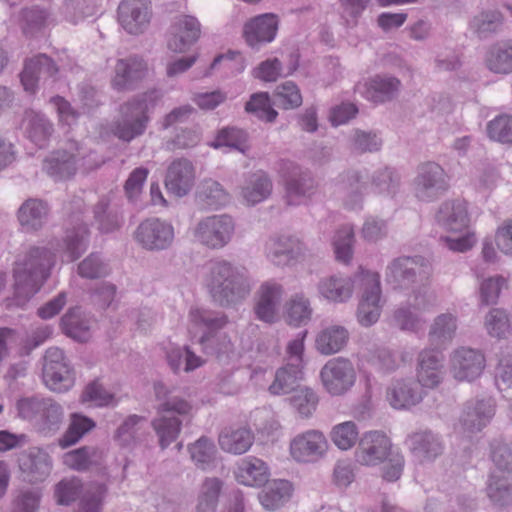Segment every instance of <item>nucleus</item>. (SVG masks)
<instances>
[{"mask_svg":"<svg viewBox=\"0 0 512 512\" xmlns=\"http://www.w3.org/2000/svg\"><path fill=\"white\" fill-rule=\"evenodd\" d=\"M204 286L211 301L223 308L241 303L251 292L247 271L224 259L211 260L207 264Z\"/></svg>","mask_w":512,"mask_h":512,"instance_id":"1","label":"nucleus"},{"mask_svg":"<svg viewBox=\"0 0 512 512\" xmlns=\"http://www.w3.org/2000/svg\"><path fill=\"white\" fill-rule=\"evenodd\" d=\"M53 265L54 254L45 247H32L14 262L12 301L16 306H25L41 289Z\"/></svg>","mask_w":512,"mask_h":512,"instance_id":"2","label":"nucleus"},{"mask_svg":"<svg viewBox=\"0 0 512 512\" xmlns=\"http://www.w3.org/2000/svg\"><path fill=\"white\" fill-rule=\"evenodd\" d=\"M162 98V90L152 88L122 103L119 106V116L112 125L113 135L127 143L142 136L151 120L150 113Z\"/></svg>","mask_w":512,"mask_h":512,"instance_id":"3","label":"nucleus"},{"mask_svg":"<svg viewBox=\"0 0 512 512\" xmlns=\"http://www.w3.org/2000/svg\"><path fill=\"white\" fill-rule=\"evenodd\" d=\"M16 407L18 416L33 422L44 435L55 434L63 422V408L52 398L25 397L17 401Z\"/></svg>","mask_w":512,"mask_h":512,"instance_id":"4","label":"nucleus"},{"mask_svg":"<svg viewBox=\"0 0 512 512\" xmlns=\"http://www.w3.org/2000/svg\"><path fill=\"white\" fill-rule=\"evenodd\" d=\"M431 274L430 263L422 256H403L394 259L386 269V281L394 288L409 289L413 292L425 287Z\"/></svg>","mask_w":512,"mask_h":512,"instance_id":"5","label":"nucleus"},{"mask_svg":"<svg viewBox=\"0 0 512 512\" xmlns=\"http://www.w3.org/2000/svg\"><path fill=\"white\" fill-rule=\"evenodd\" d=\"M85 210V202L79 196H73L64 206L67 216L64 242L71 261L79 258L88 247L89 229L85 220Z\"/></svg>","mask_w":512,"mask_h":512,"instance_id":"6","label":"nucleus"},{"mask_svg":"<svg viewBox=\"0 0 512 512\" xmlns=\"http://www.w3.org/2000/svg\"><path fill=\"white\" fill-rule=\"evenodd\" d=\"M42 379L53 392L62 393L73 387L74 370L62 349L50 347L46 350L43 356Z\"/></svg>","mask_w":512,"mask_h":512,"instance_id":"7","label":"nucleus"},{"mask_svg":"<svg viewBox=\"0 0 512 512\" xmlns=\"http://www.w3.org/2000/svg\"><path fill=\"white\" fill-rule=\"evenodd\" d=\"M449 189V177L436 162H426L418 167L414 180V192L418 200L433 202Z\"/></svg>","mask_w":512,"mask_h":512,"instance_id":"8","label":"nucleus"},{"mask_svg":"<svg viewBox=\"0 0 512 512\" xmlns=\"http://www.w3.org/2000/svg\"><path fill=\"white\" fill-rule=\"evenodd\" d=\"M233 232V219L227 214H221L200 220L193 234L202 245L210 249H221L230 242Z\"/></svg>","mask_w":512,"mask_h":512,"instance_id":"9","label":"nucleus"},{"mask_svg":"<svg viewBox=\"0 0 512 512\" xmlns=\"http://www.w3.org/2000/svg\"><path fill=\"white\" fill-rule=\"evenodd\" d=\"M324 389L332 396L348 392L355 384L356 371L352 362L344 357L328 360L320 370Z\"/></svg>","mask_w":512,"mask_h":512,"instance_id":"10","label":"nucleus"},{"mask_svg":"<svg viewBox=\"0 0 512 512\" xmlns=\"http://www.w3.org/2000/svg\"><path fill=\"white\" fill-rule=\"evenodd\" d=\"M363 293L357 308V319L362 326L375 324L381 314V285L378 273L366 271L362 274Z\"/></svg>","mask_w":512,"mask_h":512,"instance_id":"11","label":"nucleus"},{"mask_svg":"<svg viewBox=\"0 0 512 512\" xmlns=\"http://www.w3.org/2000/svg\"><path fill=\"white\" fill-rule=\"evenodd\" d=\"M280 173L284 181L286 200L289 205H296L300 198L314 193L315 179L307 169H303L293 162L283 161Z\"/></svg>","mask_w":512,"mask_h":512,"instance_id":"12","label":"nucleus"},{"mask_svg":"<svg viewBox=\"0 0 512 512\" xmlns=\"http://www.w3.org/2000/svg\"><path fill=\"white\" fill-rule=\"evenodd\" d=\"M135 239L146 250H165L174 240V228L159 218H147L138 225Z\"/></svg>","mask_w":512,"mask_h":512,"instance_id":"13","label":"nucleus"},{"mask_svg":"<svg viewBox=\"0 0 512 512\" xmlns=\"http://www.w3.org/2000/svg\"><path fill=\"white\" fill-rule=\"evenodd\" d=\"M393 453L390 439L380 431L365 433L355 451L356 461L365 466H376Z\"/></svg>","mask_w":512,"mask_h":512,"instance_id":"14","label":"nucleus"},{"mask_svg":"<svg viewBox=\"0 0 512 512\" xmlns=\"http://www.w3.org/2000/svg\"><path fill=\"white\" fill-rule=\"evenodd\" d=\"M366 175L357 169H347L335 179L334 193L342 200L347 209L355 210L361 207L364 192L367 188Z\"/></svg>","mask_w":512,"mask_h":512,"instance_id":"15","label":"nucleus"},{"mask_svg":"<svg viewBox=\"0 0 512 512\" xmlns=\"http://www.w3.org/2000/svg\"><path fill=\"white\" fill-rule=\"evenodd\" d=\"M58 74L59 68L55 61L46 54L40 53L25 61L20 77L25 91L33 93L40 81L55 82Z\"/></svg>","mask_w":512,"mask_h":512,"instance_id":"16","label":"nucleus"},{"mask_svg":"<svg viewBox=\"0 0 512 512\" xmlns=\"http://www.w3.org/2000/svg\"><path fill=\"white\" fill-rule=\"evenodd\" d=\"M118 22L130 34H140L151 19L150 0H122L117 10Z\"/></svg>","mask_w":512,"mask_h":512,"instance_id":"17","label":"nucleus"},{"mask_svg":"<svg viewBox=\"0 0 512 512\" xmlns=\"http://www.w3.org/2000/svg\"><path fill=\"white\" fill-rule=\"evenodd\" d=\"M114 71L113 87L118 91H131L146 77L148 65L142 57L132 55L119 59Z\"/></svg>","mask_w":512,"mask_h":512,"instance_id":"18","label":"nucleus"},{"mask_svg":"<svg viewBox=\"0 0 512 512\" xmlns=\"http://www.w3.org/2000/svg\"><path fill=\"white\" fill-rule=\"evenodd\" d=\"M306 245L296 237L281 236L266 243L267 258L276 266H287L306 254Z\"/></svg>","mask_w":512,"mask_h":512,"instance_id":"19","label":"nucleus"},{"mask_svg":"<svg viewBox=\"0 0 512 512\" xmlns=\"http://www.w3.org/2000/svg\"><path fill=\"white\" fill-rule=\"evenodd\" d=\"M485 365L484 355L472 348H459L451 357V372L459 381H474L482 374Z\"/></svg>","mask_w":512,"mask_h":512,"instance_id":"20","label":"nucleus"},{"mask_svg":"<svg viewBox=\"0 0 512 512\" xmlns=\"http://www.w3.org/2000/svg\"><path fill=\"white\" fill-rule=\"evenodd\" d=\"M18 466L25 481L37 483L49 476L52 465L47 452L38 447H30L19 453Z\"/></svg>","mask_w":512,"mask_h":512,"instance_id":"21","label":"nucleus"},{"mask_svg":"<svg viewBox=\"0 0 512 512\" xmlns=\"http://www.w3.org/2000/svg\"><path fill=\"white\" fill-rule=\"evenodd\" d=\"M279 21L275 14L258 15L245 23L243 37L253 49H260L264 44L272 42L278 31Z\"/></svg>","mask_w":512,"mask_h":512,"instance_id":"22","label":"nucleus"},{"mask_svg":"<svg viewBox=\"0 0 512 512\" xmlns=\"http://www.w3.org/2000/svg\"><path fill=\"white\" fill-rule=\"evenodd\" d=\"M200 33L201 25L197 18L190 15L179 16L170 27L167 47L173 52L182 53L198 40Z\"/></svg>","mask_w":512,"mask_h":512,"instance_id":"23","label":"nucleus"},{"mask_svg":"<svg viewBox=\"0 0 512 512\" xmlns=\"http://www.w3.org/2000/svg\"><path fill=\"white\" fill-rule=\"evenodd\" d=\"M422 385L413 379L393 380L387 388L386 397L389 404L398 410L410 409L423 399Z\"/></svg>","mask_w":512,"mask_h":512,"instance_id":"24","label":"nucleus"},{"mask_svg":"<svg viewBox=\"0 0 512 512\" xmlns=\"http://www.w3.org/2000/svg\"><path fill=\"white\" fill-rule=\"evenodd\" d=\"M445 374L444 356L437 349H425L417 358V381L426 388H435Z\"/></svg>","mask_w":512,"mask_h":512,"instance_id":"25","label":"nucleus"},{"mask_svg":"<svg viewBox=\"0 0 512 512\" xmlns=\"http://www.w3.org/2000/svg\"><path fill=\"white\" fill-rule=\"evenodd\" d=\"M327 449L324 435L316 430L307 431L296 436L290 444L292 457L298 462H314L318 460Z\"/></svg>","mask_w":512,"mask_h":512,"instance_id":"26","label":"nucleus"},{"mask_svg":"<svg viewBox=\"0 0 512 512\" xmlns=\"http://www.w3.org/2000/svg\"><path fill=\"white\" fill-rule=\"evenodd\" d=\"M495 414L492 399H476L468 401L460 416V424L464 431L476 433L488 425Z\"/></svg>","mask_w":512,"mask_h":512,"instance_id":"27","label":"nucleus"},{"mask_svg":"<svg viewBox=\"0 0 512 512\" xmlns=\"http://www.w3.org/2000/svg\"><path fill=\"white\" fill-rule=\"evenodd\" d=\"M401 81L392 75L376 74L364 84L363 96L375 103L383 104L395 99L400 91Z\"/></svg>","mask_w":512,"mask_h":512,"instance_id":"28","label":"nucleus"},{"mask_svg":"<svg viewBox=\"0 0 512 512\" xmlns=\"http://www.w3.org/2000/svg\"><path fill=\"white\" fill-rule=\"evenodd\" d=\"M49 205L39 198H28L17 211L18 222L25 232H36L41 230L47 223Z\"/></svg>","mask_w":512,"mask_h":512,"instance_id":"29","label":"nucleus"},{"mask_svg":"<svg viewBox=\"0 0 512 512\" xmlns=\"http://www.w3.org/2000/svg\"><path fill=\"white\" fill-rule=\"evenodd\" d=\"M194 184V168L190 161L178 159L168 167L165 186L167 190L177 197H183L191 190Z\"/></svg>","mask_w":512,"mask_h":512,"instance_id":"30","label":"nucleus"},{"mask_svg":"<svg viewBox=\"0 0 512 512\" xmlns=\"http://www.w3.org/2000/svg\"><path fill=\"white\" fill-rule=\"evenodd\" d=\"M409 442L413 456L420 462L434 461L444 450L441 437L430 430L413 433Z\"/></svg>","mask_w":512,"mask_h":512,"instance_id":"31","label":"nucleus"},{"mask_svg":"<svg viewBox=\"0 0 512 512\" xmlns=\"http://www.w3.org/2000/svg\"><path fill=\"white\" fill-rule=\"evenodd\" d=\"M155 397L160 402L157 407L158 414H166L177 417H186L192 411V404L175 389H169L164 383L154 384Z\"/></svg>","mask_w":512,"mask_h":512,"instance_id":"32","label":"nucleus"},{"mask_svg":"<svg viewBox=\"0 0 512 512\" xmlns=\"http://www.w3.org/2000/svg\"><path fill=\"white\" fill-rule=\"evenodd\" d=\"M62 332L78 342H86L91 337V319L85 315L81 307H72L61 317Z\"/></svg>","mask_w":512,"mask_h":512,"instance_id":"33","label":"nucleus"},{"mask_svg":"<svg viewBox=\"0 0 512 512\" xmlns=\"http://www.w3.org/2000/svg\"><path fill=\"white\" fill-rule=\"evenodd\" d=\"M436 219L447 230L462 231L469 223L466 202L462 200L443 202L436 214Z\"/></svg>","mask_w":512,"mask_h":512,"instance_id":"34","label":"nucleus"},{"mask_svg":"<svg viewBox=\"0 0 512 512\" xmlns=\"http://www.w3.org/2000/svg\"><path fill=\"white\" fill-rule=\"evenodd\" d=\"M27 137L39 147H43L52 135L54 128L48 117L34 110H26L23 117Z\"/></svg>","mask_w":512,"mask_h":512,"instance_id":"35","label":"nucleus"},{"mask_svg":"<svg viewBox=\"0 0 512 512\" xmlns=\"http://www.w3.org/2000/svg\"><path fill=\"white\" fill-rule=\"evenodd\" d=\"M281 286L275 283L262 284L259 290V300L255 307L258 319L273 323L276 319L277 306L281 298Z\"/></svg>","mask_w":512,"mask_h":512,"instance_id":"36","label":"nucleus"},{"mask_svg":"<svg viewBox=\"0 0 512 512\" xmlns=\"http://www.w3.org/2000/svg\"><path fill=\"white\" fill-rule=\"evenodd\" d=\"M51 13L38 5L25 7L20 11L19 24L27 37H35L52 23Z\"/></svg>","mask_w":512,"mask_h":512,"instance_id":"37","label":"nucleus"},{"mask_svg":"<svg viewBox=\"0 0 512 512\" xmlns=\"http://www.w3.org/2000/svg\"><path fill=\"white\" fill-rule=\"evenodd\" d=\"M236 478L239 483L246 486H262L268 482L269 470L263 460L247 457L239 464Z\"/></svg>","mask_w":512,"mask_h":512,"instance_id":"38","label":"nucleus"},{"mask_svg":"<svg viewBox=\"0 0 512 512\" xmlns=\"http://www.w3.org/2000/svg\"><path fill=\"white\" fill-rule=\"evenodd\" d=\"M487 495L497 506L512 505V473L493 471L487 483Z\"/></svg>","mask_w":512,"mask_h":512,"instance_id":"39","label":"nucleus"},{"mask_svg":"<svg viewBox=\"0 0 512 512\" xmlns=\"http://www.w3.org/2000/svg\"><path fill=\"white\" fill-rule=\"evenodd\" d=\"M43 170L55 181L69 179L76 173V158L67 151H57L44 161Z\"/></svg>","mask_w":512,"mask_h":512,"instance_id":"40","label":"nucleus"},{"mask_svg":"<svg viewBox=\"0 0 512 512\" xmlns=\"http://www.w3.org/2000/svg\"><path fill=\"white\" fill-rule=\"evenodd\" d=\"M349 333L343 326H330L316 337L315 346L322 355H332L341 351L347 344Z\"/></svg>","mask_w":512,"mask_h":512,"instance_id":"41","label":"nucleus"},{"mask_svg":"<svg viewBox=\"0 0 512 512\" xmlns=\"http://www.w3.org/2000/svg\"><path fill=\"white\" fill-rule=\"evenodd\" d=\"M487 68L497 74L512 72V40L498 42L489 47L485 56Z\"/></svg>","mask_w":512,"mask_h":512,"instance_id":"42","label":"nucleus"},{"mask_svg":"<svg viewBox=\"0 0 512 512\" xmlns=\"http://www.w3.org/2000/svg\"><path fill=\"white\" fill-rule=\"evenodd\" d=\"M303 379L302 365L299 363H287L276 371L275 379L269 386L272 394H287L297 390L298 383Z\"/></svg>","mask_w":512,"mask_h":512,"instance_id":"43","label":"nucleus"},{"mask_svg":"<svg viewBox=\"0 0 512 512\" xmlns=\"http://www.w3.org/2000/svg\"><path fill=\"white\" fill-rule=\"evenodd\" d=\"M64 464L76 471H87L99 466L103 460V452L95 446H82L64 454Z\"/></svg>","mask_w":512,"mask_h":512,"instance_id":"44","label":"nucleus"},{"mask_svg":"<svg viewBox=\"0 0 512 512\" xmlns=\"http://www.w3.org/2000/svg\"><path fill=\"white\" fill-rule=\"evenodd\" d=\"M503 15L498 10H484L470 21L471 31L481 40L499 33L503 26Z\"/></svg>","mask_w":512,"mask_h":512,"instance_id":"45","label":"nucleus"},{"mask_svg":"<svg viewBox=\"0 0 512 512\" xmlns=\"http://www.w3.org/2000/svg\"><path fill=\"white\" fill-rule=\"evenodd\" d=\"M318 291L327 300L344 302L352 296L353 281L349 277L333 275L319 282Z\"/></svg>","mask_w":512,"mask_h":512,"instance_id":"46","label":"nucleus"},{"mask_svg":"<svg viewBox=\"0 0 512 512\" xmlns=\"http://www.w3.org/2000/svg\"><path fill=\"white\" fill-rule=\"evenodd\" d=\"M254 435L249 428L240 427L226 430L219 435V445L222 450L240 455L245 453L253 444Z\"/></svg>","mask_w":512,"mask_h":512,"instance_id":"47","label":"nucleus"},{"mask_svg":"<svg viewBox=\"0 0 512 512\" xmlns=\"http://www.w3.org/2000/svg\"><path fill=\"white\" fill-rule=\"evenodd\" d=\"M292 485L287 480H274L259 493V500L267 510H276L291 497Z\"/></svg>","mask_w":512,"mask_h":512,"instance_id":"48","label":"nucleus"},{"mask_svg":"<svg viewBox=\"0 0 512 512\" xmlns=\"http://www.w3.org/2000/svg\"><path fill=\"white\" fill-rule=\"evenodd\" d=\"M93 219L101 233H110L119 229L123 217L117 209L110 206L106 198H101L93 207Z\"/></svg>","mask_w":512,"mask_h":512,"instance_id":"49","label":"nucleus"},{"mask_svg":"<svg viewBox=\"0 0 512 512\" xmlns=\"http://www.w3.org/2000/svg\"><path fill=\"white\" fill-rule=\"evenodd\" d=\"M151 425L158 437L159 446L164 450L179 436L182 420L177 416L158 414Z\"/></svg>","mask_w":512,"mask_h":512,"instance_id":"50","label":"nucleus"},{"mask_svg":"<svg viewBox=\"0 0 512 512\" xmlns=\"http://www.w3.org/2000/svg\"><path fill=\"white\" fill-rule=\"evenodd\" d=\"M272 191V182L264 172H257L249 176L242 188V196L250 205L265 200Z\"/></svg>","mask_w":512,"mask_h":512,"instance_id":"51","label":"nucleus"},{"mask_svg":"<svg viewBox=\"0 0 512 512\" xmlns=\"http://www.w3.org/2000/svg\"><path fill=\"white\" fill-rule=\"evenodd\" d=\"M95 427L96 423L93 419L79 413H73L70 416L67 430L59 439V445L64 449L73 446Z\"/></svg>","mask_w":512,"mask_h":512,"instance_id":"52","label":"nucleus"},{"mask_svg":"<svg viewBox=\"0 0 512 512\" xmlns=\"http://www.w3.org/2000/svg\"><path fill=\"white\" fill-rule=\"evenodd\" d=\"M188 450L191 459L199 469L206 471L215 467L217 448L212 439L201 436L188 446Z\"/></svg>","mask_w":512,"mask_h":512,"instance_id":"53","label":"nucleus"},{"mask_svg":"<svg viewBox=\"0 0 512 512\" xmlns=\"http://www.w3.org/2000/svg\"><path fill=\"white\" fill-rule=\"evenodd\" d=\"M198 202L207 208L218 209L229 202V195L222 185L212 179L204 180L196 194Z\"/></svg>","mask_w":512,"mask_h":512,"instance_id":"54","label":"nucleus"},{"mask_svg":"<svg viewBox=\"0 0 512 512\" xmlns=\"http://www.w3.org/2000/svg\"><path fill=\"white\" fill-rule=\"evenodd\" d=\"M457 328L456 318L452 314H441L434 320L429 330V340L437 349L452 340Z\"/></svg>","mask_w":512,"mask_h":512,"instance_id":"55","label":"nucleus"},{"mask_svg":"<svg viewBox=\"0 0 512 512\" xmlns=\"http://www.w3.org/2000/svg\"><path fill=\"white\" fill-rule=\"evenodd\" d=\"M273 106V101L267 92H258L250 96L245 104V111L261 121L273 123L278 116Z\"/></svg>","mask_w":512,"mask_h":512,"instance_id":"56","label":"nucleus"},{"mask_svg":"<svg viewBox=\"0 0 512 512\" xmlns=\"http://www.w3.org/2000/svg\"><path fill=\"white\" fill-rule=\"evenodd\" d=\"M203 351L218 360L228 358L233 352V344L226 333H204L199 340Z\"/></svg>","mask_w":512,"mask_h":512,"instance_id":"57","label":"nucleus"},{"mask_svg":"<svg viewBox=\"0 0 512 512\" xmlns=\"http://www.w3.org/2000/svg\"><path fill=\"white\" fill-rule=\"evenodd\" d=\"M248 134L246 131L236 127H225L217 132L215 140L211 143L214 148L229 147L241 153H245L249 146L247 145Z\"/></svg>","mask_w":512,"mask_h":512,"instance_id":"58","label":"nucleus"},{"mask_svg":"<svg viewBox=\"0 0 512 512\" xmlns=\"http://www.w3.org/2000/svg\"><path fill=\"white\" fill-rule=\"evenodd\" d=\"M310 301L303 294L294 295L286 305V317L290 325L304 326L311 320Z\"/></svg>","mask_w":512,"mask_h":512,"instance_id":"59","label":"nucleus"},{"mask_svg":"<svg viewBox=\"0 0 512 512\" xmlns=\"http://www.w3.org/2000/svg\"><path fill=\"white\" fill-rule=\"evenodd\" d=\"M221 489V480L218 478H207L202 485L196 512H215Z\"/></svg>","mask_w":512,"mask_h":512,"instance_id":"60","label":"nucleus"},{"mask_svg":"<svg viewBox=\"0 0 512 512\" xmlns=\"http://www.w3.org/2000/svg\"><path fill=\"white\" fill-rule=\"evenodd\" d=\"M485 326L490 336L498 339L512 334V325L508 313L500 308H493L485 318Z\"/></svg>","mask_w":512,"mask_h":512,"instance_id":"61","label":"nucleus"},{"mask_svg":"<svg viewBox=\"0 0 512 512\" xmlns=\"http://www.w3.org/2000/svg\"><path fill=\"white\" fill-rule=\"evenodd\" d=\"M95 9L94 0H65L61 13L68 22L77 24L86 17L93 16Z\"/></svg>","mask_w":512,"mask_h":512,"instance_id":"62","label":"nucleus"},{"mask_svg":"<svg viewBox=\"0 0 512 512\" xmlns=\"http://www.w3.org/2000/svg\"><path fill=\"white\" fill-rule=\"evenodd\" d=\"M354 231L346 225L338 229L333 238L335 257L345 264L349 263L353 255Z\"/></svg>","mask_w":512,"mask_h":512,"instance_id":"63","label":"nucleus"},{"mask_svg":"<svg viewBox=\"0 0 512 512\" xmlns=\"http://www.w3.org/2000/svg\"><path fill=\"white\" fill-rule=\"evenodd\" d=\"M106 491L104 484H92L85 488L80 497L77 512H100Z\"/></svg>","mask_w":512,"mask_h":512,"instance_id":"64","label":"nucleus"}]
</instances>
